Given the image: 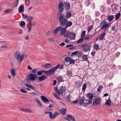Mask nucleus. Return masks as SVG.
Listing matches in <instances>:
<instances>
[{
    "label": "nucleus",
    "instance_id": "obj_52",
    "mask_svg": "<svg viewBox=\"0 0 121 121\" xmlns=\"http://www.w3.org/2000/svg\"><path fill=\"white\" fill-rule=\"evenodd\" d=\"M32 94L35 95H39V93L38 91H35V92H32Z\"/></svg>",
    "mask_w": 121,
    "mask_h": 121
},
{
    "label": "nucleus",
    "instance_id": "obj_45",
    "mask_svg": "<svg viewBox=\"0 0 121 121\" xmlns=\"http://www.w3.org/2000/svg\"><path fill=\"white\" fill-rule=\"evenodd\" d=\"M94 48L96 49H99V46L97 44H95L94 45Z\"/></svg>",
    "mask_w": 121,
    "mask_h": 121
},
{
    "label": "nucleus",
    "instance_id": "obj_4",
    "mask_svg": "<svg viewBox=\"0 0 121 121\" xmlns=\"http://www.w3.org/2000/svg\"><path fill=\"white\" fill-rule=\"evenodd\" d=\"M14 56L17 62L19 64L21 62L20 59L21 58V54L19 51L16 52L14 54Z\"/></svg>",
    "mask_w": 121,
    "mask_h": 121
},
{
    "label": "nucleus",
    "instance_id": "obj_31",
    "mask_svg": "<svg viewBox=\"0 0 121 121\" xmlns=\"http://www.w3.org/2000/svg\"><path fill=\"white\" fill-rule=\"evenodd\" d=\"M33 18L31 16H29L28 18L27 19V22H28V23H30V22L32 20V19Z\"/></svg>",
    "mask_w": 121,
    "mask_h": 121
},
{
    "label": "nucleus",
    "instance_id": "obj_58",
    "mask_svg": "<svg viewBox=\"0 0 121 121\" xmlns=\"http://www.w3.org/2000/svg\"><path fill=\"white\" fill-rule=\"evenodd\" d=\"M88 104L87 103H85V102H83L82 104V105L84 106L85 107H86L87 105H88Z\"/></svg>",
    "mask_w": 121,
    "mask_h": 121
},
{
    "label": "nucleus",
    "instance_id": "obj_25",
    "mask_svg": "<svg viewBox=\"0 0 121 121\" xmlns=\"http://www.w3.org/2000/svg\"><path fill=\"white\" fill-rule=\"evenodd\" d=\"M72 16L71 13L70 12H67L66 13L65 17L66 18H70Z\"/></svg>",
    "mask_w": 121,
    "mask_h": 121
},
{
    "label": "nucleus",
    "instance_id": "obj_35",
    "mask_svg": "<svg viewBox=\"0 0 121 121\" xmlns=\"http://www.w3.org/2000/svg\"><path fill=\"white\" fill-rule=\"evenodd\" d=\"M84 39L83 38H82L79 39L78 40L76 41V43L77 44H78L82 42Z\"/></svg>",
    "mask_w": 121,
    "mask_h": 121
},
{
    "label": "nucleus",
    "instance_id": "obj_37",
    "mask_svg": "<svg viewBox=\"0 0 121 121\" xmlns=\"http://www.w3.org/2000/svg\"><path fill=\"white\" fill-rule=\"evenodd\" d=\"M100 10L103 13L105 10V7L103 5L101 6Z\"/></svg>",
    "mask_w": 121,
    "mask_h": 121
},
{
    "label": "nucleus",
    "instance_id": "obj_20",
    "mask_svg": "<svg viewBox=\"0 0 121 121\" xmlns=\"http://www.w3.org/2000/svg\"><path fill=\"white\" fill-rule=\"evenodd\" d=\"M24 7L22 5H21L18 9V12L20 13H23L24 12Z\"/></svg>",
    "mask_w": 121,
    "mask_h": 121
},
{
    "label": "nucleus",
    "instance_id": "obj_6",
    "mask_svg": "<svg viewBox=\"0 0 121 121\" xmlns=\"http://www.w3.org/2000/svg\"><path fill=\"white\" fill-rule=\"evenodd\" d=\"M38 76L36 74H34L31 73L26 78L29 79L30 81L33 82L35 81L36 78Z\"/></svg>",
    "mask_w": 121,
    "mask_h": 121
},
{
    "label": "nucleus",
    "instance_id": "obj_7",
    "mask_svg": "<svg viewBox=\"0 0 121 121\" xmlns=\"http://www.w3.org/2000/svg\"><path fill=\"white\" fill-rule=\"evenodd\" d=\"M101 99L100 97L95 98L93 100V104L94 105H97L99 104L101 102Z\"/></svg>",
    "mask_w": 121,
    "mask_h": 121
},
{
    "label": "nucleus",
    "instance_id": "obj_59",
    "mask_svg": "<svg viewBox=\"0 0 121 121\" xmlns=\"http://www.w3.org/2000/svg\"><path fill=\"white\" fill-rule=\"evenodd\" d=\"M92 28V26H89L88 29V32H89L91 31Z\"/></svg>",
    "mask_w": 121,
    "mask_h": 121
},
{
    "label": "nucleus",
    "instance_id": "obj_50",
    "mask_svg": "<svg viewBox=\"0 0 121 121\" xmlns=\"http://www.w3.org/2000/svg\"><path fill=\"white\" fill-rule=\"evenodd\" d=\"M43 72L42 70L39 71L37 72V74L38 75L40 76L42 74V73Z\"/></svg>",
    "mask_w": 121,
    "mask_h": 121
},
{
    "label": "nucleus",
    "instance_id": "obj_39",
    "mask_svg": "<svg viewBox=\"0 0 121 121\" xmlns=\"http://www.w3.org/2000/svg\"><path fill=\"white\" fill-rule=\"evenodd\" d=\"M121 16L120 13H118L116 14L115 15V19H118Z\"/></svg>",
    "mask_w": 121,
    "mask_h": 121
},
{
    "label": "nucleus",
    "instance_id": "obj_63",
    "mask_svg": "<svg viewBox=\"0 0 121 121\" xmlns=\"http://www.w3.org/2000/svg\"><path fill=\"white\" fill-rule=\"evenodd\" d=\"M30 88L33 90H35V88L31 85Z\"/></svg>",
    "mask_w": 121,
    "mask_h": 121
},
{
    "label": "nucleus",
    "instance_id": "obj_56",
    "mask_svg": "<svg viewBox=\"0 0 121 121\" xmlns=\"http://www.w3.org/2000/svg\"><path fill=\"white\" fill-rule=\"evenodd\" d=\"M42 71H43V72L44 73H46V75H47V74L48 73H49V70H48V71H45V70H42Z\"/></svg>",
    "mask_w": 121,
    "mask_h": 121
},
{
    "label": "nucleus",
    "instance_id": "obj_17",
    "mask_svg": "<svg viewBox=\"0 0 121 121\" xmlns=\"http://www.w3.org/2000/svg\"><path fill=\"white\" fill-rule=\"evenodd\" d=\"M16 69H10V71L11 72V74L12 76L13 77H14L15 76V71Z\"/></svg>",
    "mask_w": 121,
    "mask_h": 121
},
{
    "label": "nucleus",
    "instance_id": "obj_14",
    "mask_svg": "<svg viewBox=\"0 0 121 121\" xmlns=\"http://www.w3.org/2000/svg\"><path fill=\"white\" fill-rule=\"evenodd\" d=\"M64 4L65 6V7L66 8V10L67 11L70 8V5L69 3L68 2H65Z\"/></svg>",
    "mask_w": 121,
    "mask_h": 121
},
{
    "label": "nucleus",
    "instance_id": "obj_61",
    "mask_svg": "<svg viewBox=\"0 0 121 121\" xmlns=\"http://www.w3.org/2000/svg\"><path fill=\"white\" fill-rule=\"evenodd\" d=\"M25 81L28 83H30V80L29 79H25L24 80Z\"/></svg>",
    "mask_w": 121,
    "mask_h": 121
},
{
    "label": "nucleus",
    "instance_id": "obj_12",
    "mask_svg": "<svg viewBox=\"0 0 121 121\" xmlns=\"http://www.w3.org/2000/svg\"><path fill=\"white\" fill-rule=\"evenodd\" d=\"M40 98L42 100L43 102L46 103L48 102V103H49V100L46 97L43 95L41 96Z\"/></svg>",
    "mask_w": 121,
    "mask_h": 121
},
{
    "label": "nucleus",
    "instance_id": "obj_47",
    "mask_svg": "<svg viewBox=\"0 0 121 121\" xmlns=\"http://www.w3.org/2000/svg\"><path fill=\"white\" fill-rule=\"evenodd\" d=\"M25 22L24 21H22L20 23V24L22 27H24V26L25 25Z\"/></svg>",
    "mask_w": 121,
    "mask_h": 121
},
{
    "label": "nucleus",
    "instance_id": "obj_13",
    "mask_svg": "<svg viewBox=\"0 0 121 121\" xmlns=\"http://www.w3.org/2000/svg\"><path fill=\"white\" fill-rule=\"evenodd\" d=\"M47 78V77L45 75H43L39 77H38V79L40 82L43 81L45 80Z\"/></svg>",
    "mask_w": 121,
    "mask_h": 121
},
{
    "label": "nucleus",
    "instance_id": "obj_27",
    "mask_svg": "<svg viewBox=\"0 0 121 121\" xmlns=\"http://www.w3.org/2000/svg\"><path fill=\"white\" fill-rule=\"evenodd\" d=\"M35 100L36 101L37 103L38 104L39 106L40 107H42L43 105L41 103L40 100L37 98H36Z\"/></svg>",
    "mask_w": 121,
    "mask_h": 121
},
{
    "label": "nucleus",
    "instance_id": "obj_24",
    "mask_svg": "<svg viewBox=\"0 0 121 121\" xmlns=\"http://www.w3.org/2000/svg\"><path fill=\"white\" fill-rule=\"evenodd\" d=\"M106 33L105 32H104L103 33L100 35L99 37L100 39H103L105 37L106 35Z\"/></svg>",
    "mask_w": 121,
    "mask_h": 121
},
{
    "label": "nucleus",
    "instance_id": "obj_9",
    "mask_svg": "<svg viewBox=\"0 0 121 121\" xmlns=\"http://www.w3.org/2000/svg\"><path fill=\"white\" fill-rule=\"evenodd\" d=\"M64 5L63 3L60 2L59 3L58 7V10L60 13L64 11Z\"/></svg>",
    "mask_w": 121,
    "mask_h": 121
},
{
    "label": "nucleus",
    "instance_id": "obj_55",
    "mask_svg": "<svg viewBox=\"0 0 121 121\" xmlns=\"http://www.w3.org/2000/svg\"><path fill=\"white\" fill-rule=\"evenodd\" d=\"M103 88L102 86H100L99 88L97 89V90L99 92H100L101 89Z\"/></svg>",
    "mask_w": 121,
    "mask_h": 121
},
{
    "label": "nucleus",
    "instance_id": "obj_18",
    "mask_svg": "<svg viewBox=\"0 0 121 121\" xmlns=\"http://www.w3.org/2000/svg\"><path fill=\"white\" fill-rule=\"evenodd\" d=\"M66 108H62L60 110L59 112L61 114L64 115L66 113Z\"/></svg>",
    "mask_w": 121,
    "mask_h": 121
},
{
    "label": "nucleus",
    "instance_id": "obj_38",
    "mask_svg": "<svg viewBox=\"0 0 121 121\" xmlns=\"http://www.w3.org/2000/svg\"><path fill=\"white\" fill-rule=\"evenodd\" d=\"M13 11V10L11 9H9L6 10L4 12L6 13H11Z\"/></svg>",
    "mask_w": 121,
    "mask_h": 121
},
{
    "label": "nucleus",
    "instance_id": "obj_10",
    "mask_svg": "<svg viewBox=\"0 0 121 121\" xmlns=\"http://www.w3.org/2000/svg\"><path fill=\"white\" fill-rule=\"evenodd\" d=\"M61 28V26H60L56 28L53 31V32L54 34L58 33L60 31V30Z\"/></svg>",
    "mask_w": 121,
    "mask_h": 121
},
{
    "label": "nucleus",
    "instance_id": "obj_49",
    "mask_svg": "<svg viewBox=\"0 0 121 121\" xmlns=\"http://www.w3.org/2000/svg\"><path fill=\"white\" fill-rule=\"evenodd\" d=\"M71 95L70 94H69L68 95L67 97V100L68 101H71Z\"/></svg>",
    "mask_w": 121,
    "mask_h": 121
},
{
    "label": "nucleus",
    "instance_id": "obj_29",
    "mask_svg": "<svg viewBox=\"0 0 121 121\" xmlns=\"http://www.w3.org/2000/svg\"><path fill=\"white\" fill-rule=\"evenodd\" d=\"M82 61H86L88 59V57L87 55H84L82 56Z\"/></svg>",
    "mask_w": 121,
    "mask_h": 121
},
{
    "label": "nucleus",
    "instance_id": "obj_22",
    "mask_svg": "<svg viewBox=\"0 0 121 121\" xmlns=\"http://www.w3.org/2000/svg\"><path fill=\"white\" fill-rule=\"evenodd\" d=\"M43 67L46 68H49L52 66V65L50 64H46L43 65Z\"/></svg>",
    "mask_w": 121,
    "mask_h": 121
},
{
    "label": "nucleus",
    "instance_id": "obj_54",
    "mask_svg": "<svg viewBox=\"0 0 121 121\" xmlns=\"http://www.w3.org/2000/svg\"><path fill=\"white\" fill-rule=\"evenodd\" d=\"M21 92L23 93H26L27 92L24 89H22L20 90Z\"/></svg>",
    "mask_w": 121,
    "mask_h": 121
},
{
    "label": "nucleus",
    "instance_id": "obj_15",
    "mask_svg": "<svg viewBox=\"0 0 121 121\" xmlns=\"http://www.w3.org/2000/svg\"><path fill=\"white\" fill-rule=\"evenodd\" d=\"M76 34L73 33H71L70 36H69V39L71 40H74L75 38Z\"/></svg>",
    "mask_w": 121,
    "mask_h": 121
},
{
    "label": "nucleus",
    "instance_id": "obj_41",
    "mask_svg": "<svg viewBox=\"0 0 121 121\" xmlns=\"http://www.w3.org/2000/svg\"><path fill=\"white\" fill-rule=\"evenodd\" d=\"M87 84L86 83H85L83 84L82 88V91H84L86 89Z\"/></svg>",
    "mask_w": 121,
    "mask_h": 121
},
{
    "label": "nucleus",
    "instance_id": "obj_21",
    "mask_svg": "<svg viewBox=\"0 0 121 121\" xmlns=\"http://www.w3.org/2000/svg\"><path fill=\"white\" fill-rule=\"evenodd\" d=\"M71 33H70L69 31L65 32V35H64V36L66 38H68V37H69V36H70Z\"/></svg>",
    "mask_w": 121,
    "mask_h": 121
},
{
    "label": "nucleus",
    "instance_id": "obj_33",
    "mask_svg": "<svg viewBox=\"0 0 121 121\" xmlns=\"http://www.w3.org/2000/svg\"><path fill=\"white\" fill-rule=\"evenodd\" d=\"M70 58L69 57H67L64 58V60L65 62L67 63L69 62Z\"/></svg>",
    "mask_w": 121,
    "mask_h": 121
},
{
    "label": "nucleus",
    "instance_id": "obj_23",
    "mask_svg": "<svg viewBox=\"0 0 121 121\" xmlns=\"http://www.w3.org/2000/svg\"><path fill=\"white\" fill-rule=\"evenodd\" d=\"M86 96L89 99H93L94 97L93 94L90 93H88Z\"/></svg>",
    "mask_w": 121,
    "mask_h": 121
},
{
    "label": "nucleus",
    "instance_id": "obj_53",
    "mask_svg": "<svg viewBox=\"0 0 121 121\" xmlns=\"http://www.w3.org/2000/svg\"><path fill=\"white\" fill-rule=\"evenodd\" d=\"M25 112H31V111L30 109L28 108H26Z\"/></svg>",
    "mask_w": 121,
    "mask_h": 121
},
{
    "label": "nucleus",
    "instance_id": "obj_2",
    "mask_svg": "<svg viewBox=\"0 0 121 121\" xmlns=\"http://www.w3.org/2000/svg\"><path fill=\"white\" fill-rule=\"evenodd\" d=\"M100 26H101V29L107 30L108 29L110 26L108 23H107V22L105 20L101 22Z\"/></svg>",
    "mask_w": 121,
    "mask_h": 121
},
{
    "label": "nucleus",
    "instance_id": "obj_5",
    "mask_svg": "<svg viewBox=\"0 0 121 121\" xmlns=\"http://www.w3.org/2000/svg\"><path fill=\"white\" fill-rule=\"evenodd\" d=\"M60 65L59 64H58L55 67H53L49 70V73L47 74L48 76H50L54 74L56 70L58 68Z\"/></svg>",
    "mask_w": 121,
    "mask_h": 121
},
{
    "label": "nucleus",
    "instance_id": "obj_46",
    "mask_svg": "<svg viewBox=\"0 0 121 121\" xmlns=\"http://www.w3.org/2000/svg\"><path fill=\"white\" fill-rule=\"evenodd\" d=\"M85 33L86 32L85 31H82L81 37V38H83L84 37L85 34Z\"/></svg>",
    "mask_w": 121,
    "mask_h": 121
},
{
    "label": "nucleus",
    "instance_id": "obj_16",
    "mask_svg": "<svg viewBox=\"0 0 121 121\" xmlns=\"http://www.w3.org/2000/svg\"><path fill=\"white\" fill-rule=\"evenodd\" d=\"M66 28L65 27L62 28V26H61V28L60 30V35H63L65 34L66 30Z\"/></svg>",
    "mask_w": 121,
    "mask_h": 121
},
{
    "label": "nucleus",
    "instance_id": "obj_42",
    "mask_svg": "<svg viewBox=\"0 0 121 121\" xmlns=\"http://www.w3.org/2000/svg\"><path fill=\"white\" fill-rule=\"evenodd\" d=\"M25 56V54L24 53L22 54V55H21V58L20 59V60L21 61V62L24 59V58Z\"/></svg>",
    "mask_w": 121,
    "mask_h": 121
},
{
    "label": "nucleus",
    "instance_id": "obj_51",
    "mask_svg": "<svg viewBox=\"0 0 121 121\" xmlns=\"http://www.w3.org/2000/svg\"><path fill=\"white\" fill-rule=\"evenodd\" d=\"M86 6H88L90 4V1L89 0H87L85 2Z\"/></svg>",
    "mask_w": 121,
    "mask_h": 121
},
{
    "label": "nucleus",
    "instance_id": "obj_48",
    "mask_svg": "<svg viewBox=\"0 0 121 121\" xmlns=\"http://www.w3.org/2000/svg\"><path fill=\"white\" fill-rule=\"evenodd\" d=\"M75 61L73 60V59H72L71 58H70V60L69 61V64H71L72 63L74 64V63L75 62Z\"/></svg>",
    "mask_w": 121,
    "mask_h": 121
},
{
    "label": "nucleus",
    "instance_id": "obj_28",
    "mask_svg": "<svg viewBox=\"0 0 121 121\" xmlns=\"http://www.w3.org/2000/svg\"><path fill=\"white\" fill-rule=\"evenodd\" d=\"M84 99L83 98H80L79 99V104L80 105H82V103L84 102Z\"/></svg>",
    "mask_w": 121,
    "mask_h": 121
},
{
    "label": "nucleus",
    "instance_id": "obj_32",
    "mask_svg": "<svg viewBox=\"0 0 121 121\" xmlns=\"http://www.w3.org/2000/svg\"><path fill=\"white\" fill-rule=\"evenodd\" d=\"M49 117L50 119H54L56 117L54 115L52 114V112L49 115Z\"/></svg>",
    "mask_w": 121,
    "mask_h": 121
},
{
    "label": "nucleus",
    "instance_id": "obj_11",
    "mask_svg": "<svg viewBox=\"0 0 121 121\" xmlns=\"http://www.w3.org/2000/svg\"><path fill=\"white\" fill-rule=\"evenodd\" d=\"M61 28V26H60L56 28L53 31V32L54 34L58 33L60 31V30Z\"/></svg>",
    "mask_w": 121,
    "mask_h": 121
},
{
    "label": "nucleus",
    "instance_id": "obj_8",
    "mask_svg": "<svg viewBox=\"0 0 121 121\" xmlns=\"http://www.w3.org/2000/svg\"><path fill=\"white\" fill-rule=\"evenodd\" d=\"M66 91V89L65 86L63 87V86H61L59 89V91L58 92V95H60V94H63V93H65Z\"/></svg>",
    "mask_w": 121,
    "mask_h": 121
},
{
    "label": "nucleus",
    "instance_id": "obj_1",
    "mask_svg": "<svg viewBox=\"0 0 121 121\" xmlns=\"http://www.w3.org/2000/svg\"><path fill=\"white\" fill-rule=\"evenodd\" d=\"M58 15L59 17V21L60 25L62 26H65V27L66 28L71 26L72 24V22L70 21H68L64 14L62 13H58Z\"/></svg>",
    "mask_w": 121,
    "mask_h": 121
},
{
    "label": "nucleus",
    "instance_id": "obj_64",
    "mask_svg": "<svg viewBox=\"0 0 121 121\" xmlns=\"http://www.w3.org/2000/svg\"><path fill=\"white\" fill-rule=\"evenodd\" d=\"M78 100H76L72 102L71 103H73L74 104H76L78 103Z\"/></svg>",
    "mask_w": 121,
    "mask_h": 121
},
{
    "label": "nucleus",
    "instance_id": "obj_36",
    "mask_svg": "<svg viewBox=\"0 0 121 121\" xmlns=\"http://www.w3.org/2000/svg\"><path fill=\"white\" fill-rule=\"evenodd\" d=\"M114 18V17L113 15H111L108 16V20L109 21H112Z\"/></svg>",
    "mask_w": 121,
    "mask_h": 121
},
{
    "label": "nucleus",
    "instance_id": "obj_34",
    "mask_svg": "<svg viewBox=\"0 0 121 121\" xmlns=\"http://www.w3.org/2000/svg\"><path fill=\"white\" fill-rule=\"evenodd\" d=\"M118 7V5H116V4H115L113 8V11H116L117 10V8Z\"/></svg>",
    "mask_w": 121,
    "mask_h": 121
},
{
    "label": "nucleus",
    "instance_id": "obj_40",
    "mask_svg": "<svg viewBox=\"0 0 121 121\" xmlns=\"http://www.w3.org/2000/svg\"><path fill=\"white\" fill-rule=\"evenodd\" d=\"M30 24V27H32L33 26H35V21L31 22L30 23H29Z\"/></svg>",
    "mask_w": 121,
    "mask_h": 121
},
{
    "label": "nucleus",
    "instance_id": "obj_44",
    "mask_svg": "<svg viewBox=\"0 0 121 121\" xmlns=\"http://www.w3.org/2000/svg\"><path fill=\"white\" fill-rule=\"evenodd\" d=\"M38 70V69L35 68L32 70V72L33 73H34V74H36V71Z\"/></svg>",
    "mask_w": 121,
    "mask_h": 121
},
{
    "label": "nucleus",
    "instance_id": "obj_19",
    "mask_svg": "<svg viewBox=\"0 0 121 121\" xmlns=\"http://www.w3.org/2000/svg\"><path fill=\"white\" fill-rule=\"evenodd\" d=\"M111 101L110 99H109L106 101L105 104L107 106H111Z\"/></svg>",
    "mask_w": 121,
    "mask_h": 121
},
{
    "label": "nucleus",
    "instance_id": "obj_3",
    "mask_svg": "<svg viewBox=\"0 0 121 121\" xmlns=\"http://www.w3.org/2000/svg\"><path fill=\"white\" fill-rule=\"evenodd\" d=\"M81 47L82 48V51L85 52H89L90 50V46L88 44L86 43L82 45Z\"/></svg>",
    "mask_w": 121,
    "mask_h": 121
},
{
    "label": "nucleus",
    "instance_id": "obj_62",
    "mask_svg": "<svg viewBox=\"0 0 121 121\" xmlns=\"http://www.w3.org/2000/svg\"><path fill=\"white\" fill-rule=\"evenodd\" d=\"M67 73H68V75L69 76H71V71H68V72H67Z\"/></svg>",
    "mask_w": 121,
    "mask_h": 121
},
{
    "label": "nucleus",
    "instance_id": "obj_60",
    "mask_svg": "<svg viewBox=\"0 0 121 121\" xmlns=\"http://www.w3.org/2000/svg\"><path fill=\"white\" fill-rule=\"evenodd\" d=\"M112 30H113L115 31L116 30V26H112L111 28Z\"/></svg>",
    "mask_w": 121,
    "mask_h": 121
},
{
    "label": "nucleus",
    "instance_id": "obj_26",
    "mask_svg": "<svg viewBox=\"0 0 121 121\" xmlns=\"http://www.w3.org/2000/svg\"><path fill=\"white\" fill-rule=\"evenodd\" d=\"M57 80L59 83L63 81V79L61 76H59L57 78Z\"/></svg>",
    "mask_w": 121,
    "mask_h": 121
},
{
    "label": "nucleus",
    "instance_id": "obj_43",
    "mask_svg": "<svg viewBox=\"0 0 121 121\" xmlns=\"http://www.w3.org/2000/svg\"><path fill=\"white\" fill-rule=\"evenodd\" d=\"M78 53V52L77 51H76L74 52H73L71 54V56H73L74 55H76Z\"/></svg>",
    "mask_w": 121,
    "mask_h": 121
},
{
    "label": "nucleus",
    "instance_id": "obj_57",
    "mask_svg": "<svg viewBox=\"0 0 121 121\" xmlns=\"http://www.w3.org/2000/svg\"><path fill=\"white\" fill-rule=\"evenodd\" d=\"M54 89L55 91L58 94V92H59V90H58V88L57 87H55L54 88Z\"/></svg>",
    "mask_w": 121,
    "mask_h": 121
},
{
    "label": "nucleus",
    "instance_id": "obj_30",
    "mask_svg": "<svg viewBox=\"0 0 121 121\" xmlns=\"http://www.w3.org/2000/svg\"><path fill=\"white\" fill-rule=\"evenodd\" d=\"M19 0H15V1L14 2L13 4V6L14 7H16L18 5Z\"/></svg>",
    "mask_w": 121,
    "mask_h": 121
}]
</instances>
